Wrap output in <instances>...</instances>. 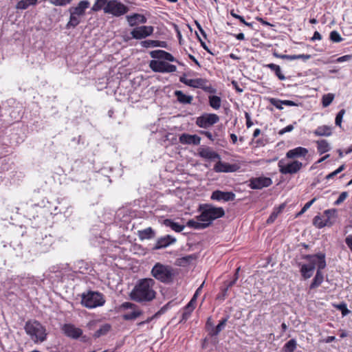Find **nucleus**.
<instances>
[{
    "label": "nucleus",
    "mask_w": 352,
    "mask_h": 352,
    "mask_svg": "<svg viewBox=\"0 0 352 352\" xmlns=\"http://www.w3.org/2000/svg\"><path fill=\"white\" fill-rule=\"evenodd\" d=\"M155 281L152 278L140 280L131 292V299L138 302L151 301L156 294L153 289Z\"/></svg>",
    "instance_id": "f257e3e1"
},
{
    "label": "nucleus",
    "mask_w": 352,
    "mask_h": 352,
    "mask_svg": "<svg viewBox=\"0 0 352 352\" xmlns=\"http://www.w3.org/2000/svg\"><path fill=\"white\" fill-rule=\"evenodd\" d=\"M309 263L303 264L300 268V272L304 278H309L314 273L316 267L322 270L326 267L324 254H318L315 255H309L306 256Z\"/></svg>",
    "instance_id": "f03ea898"
},
{
    "label": "nucleus",
    "mask_w": 352,
    "mask_h": 352,
    "mask_svg": "<svg viewBox=\"0 0 352 352\" xmlns=\"http://www.w3.org/2000/svg\"><path fill=\"white\" fill-rule=\"evenodd\" d=\"M199 210L201 214L197 216V218L201 221H204L207 227H208L212 222L225 214V212L221 207H215L211 204H202L199 206Z\"/></svg>",
    "instance_id": "7ed1b4c3"
},
{
    "label": "nucleus",
    "mask_w": 352,
    "mask_h": 352,
    "mask_svg": "<svg viewBox=\"0 0 352 352\" xmlns=\"http://www.w3.org/2000/svg\"><path fill=\"white\" fill-rule=\"evenodd\" d=\"M24 329L34 343L43 342L46 340V329L36 320L28 321L25 324Z\"/></svg>",
    "instance_id": "20e7f679"
},
{
    "label": "nucleus",
    "mask_w": 352,
    "mask_h": 352,
    "mask_svg": "<svg viewBox=\"0 0 352 352\" xmlns=\"http://www.w3.org/2000/svg\"><path fill=\"white\" fill-rule=\"evenodd\" d=\"M151 273L156 280L165 284L173 282L175 274V270L171 266L161 263H156Z\"/></svg>",
    "instance_id": "39448f33"
},
{
    "label": "nucleus",
    "mask_w": 352,
    "mask_h": 352,
    "mask_svg": "<svg viewBox=\"0 0 352 352\" xmlns=\"http://www.w3.org/2000/svg\"><path fill=\"white\" fill-rule=\"evenodd\" d=\"M89 2L87 0L80 1L76 7H71L69 9L70 17L67 23V28L76 27L85 14V10L89 6Z\"/></svg>",
    "instance_id": "423d86ee"
},
{
    "label": "nucleus",
    "mask_w": 352,
    "mask_h": 352,
    "mask_svg": "<svg viewBox=\"0 0 352 352\" xmlns=\"http://www.w3.org/2000/svg\"><path fill=\"white\" fill-rule=\"evenodd\" d=\"M105 300L103 296L99 292H89L82 295L81 303L88 309L102 306Z\"/></svg>",
    "instance_id": "0eeeda50"
},
{
    "label": "nucleus",
    "mask_w": 352,
    "mask_h": 352,
    "mask_svg": "<svg viewBox=\"0 0 352 352\" xmlns=\"http://www.w3.org/2000/svg\"><path fill=\"white\" fill-rule=\"evenodd\" d=\"M129 11V8L118 0H109L104 7V12L118 17Z\"/></svg>",
    "instance_id": "6e6552de"
},
{
    "label": "nucleus",
    "mask_w": 352,
    "mask_h": 352,
    "mask_svg": "<svg viewBox=\"0 0 352 352\" xmlns=\"http://www.w3.org/2000/svg\"><path fill=\"white\" fill-rule=\"evenodd\" d=\"M149 67L155 72L172 73L177 70L175 65L162 60H152L149 63Z\"/></svg>",
    "instance_id": "1a4fd4ad"
},
{
    "label": "nucleus",
    "mask_w": 352,
    "mask_h": 352,
    "mask_svg": "<svg viewBox=\"0 0 352 352\" xmlns=\"http://www.w3.org/2000/svg\"><path fill=\"white\" fill-rule=\"evenodd\" d=\"M219 120V118L214 113H206L197 118L196 124L201 128L207 129Z\"/></svg>",
    "instance_id": "9d476101"
},
{
    "label": "nucleus",
    "mask_w": 352,
    "mask_h": 352,
    "mask_svg": "<svg viewBox=\"0 0 352 352\" xmlns=\"http://www.w3.org/2000/svg\"><path fill=\"white\" fill-rule=\"evenodd\" d=\"M278 167L282 174H295L302 168V164L299 161L294 160L287 164H283V162L280 161Z\"/></svg>",
    "instance_id": "9b49d317"
},
{
    "label": "nucleus",
    "mask_w": 352,
    "mask_h": 352,
    "mask_svg": "<svg viewBox=\"0 0 352 352\" xmlns=\"http://www.w3.org/2000/svg\"><path fill=\"white\" fill-rule=\"evenodd\" d=\"M180 81L184 84L194 87V88H201L205 90L213 92L211 86H207V80L204 78H196V79H188L184 76L180 77Z\"/></svg>",
    "instance_id": "f8f14e48"
},
{
    "label": "nucleus",
    "mask_w": 352,
    "mask_h": 352,
    "mask_svg": "<svg viewBox=\"0 0 352 352\" xmlns=\"http://www.w3.org/2000/svg\"><path fill=\"white\" fill-rule=\"evenodd\" d=\"M154 28L153 26L143 25L134 28L131 34L133 38L142 39L148 36H151L153 32Z\"/></svg>",
    "instance_id": "ddd939ff"
},
{
    "label": "nucleus",
    "mask_w": 352,
    "mask_h": 352,
    "mask_svg": "<svg viewBox=\"0 0 352 352\" xmlns=\"http://www.w3.org/2000/svg\"><path fill=\"white\" fill-rule=\"evenodd\" d=\"M250 182V186L252 189H261L268 187L272 184L271 178L267 177L252 178Z\"/></svg>",
    "instance_id": "4468645a"
},
{
    "label": "nucleus",
    "mask_w": 352,
    "mask_h": 352,
    "mask_svg": "<svg viewBox=\"0 0 352 352\" xmlns=\"http://www.w3.org/2000/svg\"><path fill=\"white\" fill-rule=\"evenodd\" d=\"M239 169L236 164H230L228 163L222 162L219 160L218 162L214 166V170L216 173H233Z\"/></svg>",
    "instance_id": "2eb2a0df"
},
{
    "label": "nucleus",
    "mask_w": 352,
    "mask_h": 352,
    "mask_svg": "<svg viewBox=\"0 0 352 352\" xmlns=\"http://www.w3.org/2000/svg\"><path fill=\"white\" fill-rule=\"evenodd\" d=\"M235 199V194L232 192H224L221 190H215L211 195V199L216 201H229Z\"/></svg>",
    "instance_id": "dca6fc26"
},
{
    "label": "nucleus",
    "mask_w": 352,
    "mask_h": 352,
    "mask_svg": "<svg viewBox=\"0 0 352 352\" xmlns=\"http://www.w3.org/2000/svg\"><path fill=\"white\" fill-rule=\"evenodd\" d=\"M62 330L67 337L74 339L78 338L82 334V331L80 328H78L72 324H64L62 327Z\"/></svg>",
    "instance_id": "f3484780"
},
{
    "label": "nucleus",
    "mask_w": 352,
    "mask_h": 352,
    "mask_svg": "<svg viewBox=\"0 0 352 352\" xmlns=\"http://www.w3.org/2000/svg\"><path fill=\"white\" fill-rule=\"evenodd\" d=\"M198 155L206 160H220V155L210 147H200L198 149Z\"/></svg>",
    "instance_id": "a211bd4d"
},
{
    "label": "nucleus",
    "mask_w": 352,
    "mask_h": 352,
    "mask_svg": "<svg viewBox=\"0 0 352 352\" xmlns=\"http://www.w3.org/2000/svg\"><path fill=\"white\" fill-rule=\"evenodd\" d=\"M179 141L182 144L199 145L201 142V138L197 135L182 133L179 138Z\"/></svg>",
    "instance_id": "6ab92c4d"
},
{
    "label": "nucleus",
    "mask_w": 352,
    "mask_h": 352,
    "mask_svg": "<svg viewBox=\"0 0 352 352\" xmlns=\"http://www.w3.org/2000/svg\"><path fill=\"white\" fill-rule=\"evenodd\" d=\"M323 217L327 226L330 227L336 223L338 219V210L335 208L326 210L323 212Z\"/></svg>",
    "instance_id": "aec40b11"
},
{
    "label": "nucleus",
    "mask_w": 352,
    "mask_h": 352,
    "mask_svg": "<svg viewBox=\"0 0 352 352\" xmlns=\"http://www.w3.org/2000/svg\"><path fill=\"white\" fill-rule=\"evenodd\" d=\"M176 241V239L170 235H166L159 238L155 243L153 250H159L164 248L174 243Z\"/></svg>",
    "instance_id": "412c9836"
},
{
    "label": "nucleus",
    "mask_w": 352,
    "mask_h": 352,
    "mask_svg": "<svg viewBox=\"0 0 352 352\" xmlns=\"http://www.w3.org/2000/svg\"><path fill=\"white\" fill-rule=\"evenodd\" d=\"M307 153L308 150L306 148L298 146L288 151L286 153V157L289 159H294L296 157H305Z\"/></svg>",
    "instance_id": "4be33fe9"
},
{
    "label": "nucleus",
    "mask_w": 352,
    "mask_h": 352,
    "mask_svg": "<svg viewBox=\"0 0 352 352\" xmlns=\"http://www.w3.org/2000/svg\"><path fill=\"white\" fill-rule=\"evenodd\" d=\"M127 21L130 26H135L138 23H146V18L140 14H134L126 16Z\"/></svg>",
    "instance_id": "5701e85b"
},
{
    "label": "nucleus",
    "mask_w": 352,
    "mask_h": 352,
    "mask_svg": "<svg viewBox=\"0 0 352 352\" xmlns=\"http://www.w3.org/2000/svg\"><path fill=\"white\" fill-rule=\"evenodd\" d=\"M140 45L146 48L149 47H167V43L166 41H156V40H146L140 43Z\"/></svg>",
    "instance_id": "b1692460"
},
{
    "label": "nucleus",
    "mask_w": 352,
    "mask_h": 352,
    "mask_svg": "<svg viewBox=\"0 0 352 352\" xmlns=\"http://www.w3.org/2000/svg\"><path fill=\"white\" fill-rule=\"evenodd\" d=\"M138 234L139 239L143 241L145 239H151L154 238L155 236V232L151 227H149L146 229L139 230Z\"/></svg>",
    "instance_id": "393cba45"
},
{
    "label": "nucleus",
    "mask_w": 352,
    "mask_h": 352,
    "mask_svg": "<svg viewBox=\"0 0 352 352\" xmlns=\"http://www.w3.org/2000/svg\"><path fill=\"white\" fill-rule=\"evenodd\" d=\"M186 226L196 230H202L208 228L204 221H201L198 219L197 216L196 217V219L189 220L187 222Z\"/></svg>",
    "instance_id": "a878e982"
},
{
    "label": "nucleus",
    "mask_w": 352,
    "mask_h": 352,
    "mask_svg": "<svg viewBox=\"0 0 352 352\" xmlns=\"http://www.w3.org/2000/svg\"><path fill=\"white\" fill-rule=\"evenodd\" d=\"M316 136H330L331 129L329 126L323 125L318 126L314 132Z\"/></svg>",
    "instance_id": "bb28decb"
},
{
    "label": "nucleus",
    "mask_w": 352,
    "mask_h": 352,
    "mask_svg": "<svg viewBox=\"0 0 352 352\" xmlns=\"http://www.w3.org/2000/svg\"><path fill=\"white\" fill-rule=\"evenodd\" d=\"M175 96L177 100L183 104H190L192 100V96L184 94L182 91H175Z\"/></svg>",
    "instance_id": "cd10ccee"
},
{
    "label": "nucleus",
    "mask_w": 352,
    "mask_h": 352,
    "mask_svg": "<svg viewBox=\"0 0 352 352\" xmlns=\"http://www.w3.org/2000/svg\"><path fill=\"white\" fill-rule=\"evenodd\" d=\"M38 0H21L16 5L17 10H25L30 6H36Z\"/></svg>",
    "instance_id": "c85d7f7f"
},
{
    "label": "nucleus",
    "mask_w": 352,
    "mask_h": 352,
    "mask_svg": "<svg viewBox=\"0 0 352 352\" xmlns=\"http://www.w3.org/2000/svg\"><path fill=\"white\" fill-rule=\"evenodd\" d=\"M265 67L273 71L279 80H284L285 79V76L282 73L280 67L279 65L274 63H270L266 65Z\"/></svg>",
    "instance_id": "c756f323"
},
{
    "label": "nucleus",
    "mask_w": 352,
    "mask_h": 352,
    "mask_svg": "<svg viewBox=\"0 0 352 352\" xmlns=\"http://www.w3.org/2000/svg\"><path fill=\"white\" fill-rule=\"evenodd\" d=\"M324 279L323 274L321 272V270L318 269L316 274L313 279L311 284L310 285V289H314L321 285Z\"/></svg>",
    "instance_id": "7c9ffc66"
},
{
    "label": "nucleus",
    "mask_w": 352,
    "mask_h": 352,
    "mask_svg": "<svg viewBox=\"0 0 352 352\" xmlns=\"http://www.w3.org/2000/svg\"><path fill=\"white\" fill-rule=\"evenodd\" d=\"M164 224L177 232H180L184 229V226L175 223L170 219H165L164 221Z\"/></svg>",
    "instance_id": "2f4dec72"
},
{
    "label": "nucleus",
    "mask_w": 352,
    "mask_h": 352,
    "mask_svg": "<svg viewBox=\"0 0 352 352\" xmlns=\"http://www.w3.org/2000/svg\"><path fill=\"white\" fill-rule=\"evenodd\" d=\"M317 148L320 154H323L330 150V145L325 140L317 141Z\"/></svg>",
    "instance_id": "473e14b6"
},
{
    "label": "nucleus",
    "mask_w": 352,
    "mask_h": 352,
    "mask_svg": "<svg viewBox=\"0 0 352 352\" xmlns=\"http://www.w3.org/2000/svg\"><path fill=\"white\" fill-rule=\"evenodd\" d=\"M228 318L222 319L215 328H212L210 332L212 336H217L226 327Z\"/></svg>",
    "instance_id": "72a5a7b5"
},
{
    "label": "nucleus",
    "mask_w": 352,
    "mask_h": 352,
    "mask_svg": "<svg viewBox=\"0 0 352 352\" xmlns=\"http://www.w3.org/2000/svg\"><path fill=\"white\" fill-rule=\"evenodd\" d=\"M142 314V311L138 309H135L134 310H131V312L126 313L122 316L123 319L125 320H134L139 317Z\"/></svg>",
    "instance_id": "f704fd0d"
},
{
    "label": "nucleus",
    "mask_w": 352,
    "mask_h": 352,
    "mask_svg": "<svg viewBox=\"0 0 352 352\" xmlns=\"http://www.w3.org/2000/svg\"><path fill=\"white\" fill-rule=\"evenodd\" d=\"M210 106L214 109H219L221 107V100L220 97L217 96H209Z\"/></svg>",
    "instance_id": "c9c22d12"
},
{
    "label": "nucleus",
    "mask_w": 352,
    "mask_h": 352,
    "mask_svg": "<svg viewBox=\"0 0 352 352\" xmlns=\"http://www.w3.org/2000/svg\"><path fill=\"white\" fill-rule=\"evenodd\" d=\"M195 307V303L190 300L188 305L185 307L184 311L183 313V319H187L194 310Z\"/></svg>",
    "instance_id": "e433bc0d"
},
{
    "label": "nucleus",
    "mask_w": 352,
    "mask_h": 352,
    "mask_svg": "<svg viewBox=\"0 0 352 352\" xmlns=\"http://www.w3.org/2000/svg\"><path fill=\"white\" fill-rule=\"evenodd\" d=\"M108 1V0H96L94 4L91 8L92 11L98 12L102 8L104 9V7L106 6V5H107Z\"/></svg>",
    "instance_id": "4c0bfd02"
},
{
    "label": "nucleus",
    "mask_w": 352,
    "mask_h": 352,
    "mask_svg": "<svg viewBox=\"0 0 352 352\" xmlns=\"http://www.w3.org/2000/svg\"><path fill=\"white\" fill-rule=\"evenodd\" d=\"M313 223L316 228L320 229L327 226L323 216H316L313 219Z\"/></svg>",
    "instance_id": "58836bf2"
},
{
    "label": "nucleus",
    "mask_w": 352,
    "mask_h": 352,
    "mask_svg": "<svg viewBox=\"0 0 352 352\" xmlns=\"http://www.w3.org/2000/svg\"><path fill=\"white\" fill-rule=\"evenodd\" d=\"M110 329L111 326L109 324H103L98 330L95 332L94 336L96 338H99L101 336L105 335L107 332L109 331Z\"/></svg>",
    "instance_id": "ea45409f"
},
{
    "label": "nucleus",
    "mask_w": 352,
    "mask_h": 352,
    "mask_svg": "<svg viewBox=\"0 0 352 352\" xmlns=\"http://www.w3.org/2000/svg\"><path fill=\"white\" fill-rule=\"evenodd\" d=\"M296 348V342L292 339L288 341L284 346L285 352H294Z\"/></svg>",
    "instance_id": "a19ab883"
},
{
    "label": "nucleus",
    "mask_w": 352,
    "mask_h": 352,
    "mask_svg": "<svg viewBox=\"0 0 352 352\" xmlns=\"http://www.w3.org/2000/svg\"><path fill=\"white\" fill-rule=\"evenodd\" d=\"M334 95L333 94H327L322 96V106L327 107L333 102Z\"/></svg>",
    "instance_id": "79ce46f5"
},
{
    "label": "nucleus",
    "mask_w": 352,
    "mask_h": 352,
    "mask_svg": "<svg viewBox=\"0 0 352 352\" xmlns=\"http://www.w3.org/2000/svg\"><path fill=\"white\" fill-rule=\"evenodd\" d=\"M165 52V51L160 50H153L150 52V56L153 58L163 59Z\"/></svg>",
    "instance_id": "37998d69"
},
{
    "label": "nucleus",
    "mask_w": 352,
    "mask_h": 352,
    "mask_svg": "<svg viewBox=\"0 0 352 352\" xmlns=\"http://www.w3.org/2000/svg\"><path fill=\"white\" fill-rule=\"evenodd\" d=\"M330 39L335 43H339L342 41V36L337 31H332L330 33Z\"/></svg>",
    "instance_id": "c03bdc74"
},
{
    "label": "nucleus",
    "mask_w": 352,
    "mask_h": 352,
    "mask_svg": "<svg viewBox=\"0 0 352 352\" xmlns=\"http://www.w3.org/2000/svg\"><path fill=\"white\" fill-rule=\"evenodd\" d=\"M50 3L56 6H64L69 4L72 0H49Z\"/></svg>",
    "instance_id": "a18cd8bd"
},
{
    "label": "nucleus",
    "mask_w": 352,
    "mask_h": 352,
    "mask_svg": "<svg viewBox=\"0 0 352 352\" xmlns=\"http://www.w3.org/2000/svg\"><path fill=\"white\" fill-rule=\"evenodd\" d=\"M239 270H240V267H238L236 269V273L234 274V278L226 284V287L224 289V294H226L227 292L228 289L230 287H232L235 284L236 281L237 280V279L239 278L238 274H239Z\"/></svg>",
    "instance_id": "49530a36"
},
{
    "label": "nucleus",
    "mask_w": 352,
    "mask_h": 352,
    "mask_svg": "<svg viewBox=\"0 0 352 352\" xmlns=\"http://www.w3.org/2000/svg\"><path fill=\"white\" fill-rule=\"evenodd\" d=\"M345 113L344 109H341L336 115L335 123L337 126H341L343 116Z\"/></svg>",
    "instance_id": "de8ad7c7"
},
{
    "label": "nucleus",
    "mask_w": 352,
    "mask_h": 352,
    "mask_svg": "<svg viewBox=\"0 0 352 352\" xmlns=\"http://www.w3.org/2000/svg\"><path fill=\"white\" fill-rule=\"evenodd\" d=\"M269 101L271 104L276 107L277 109H278L280 110L283 109L282 107V105H283L282 100L272 98H270Z\"/></svg>",
    "instance_id": "09e8293b"
},
{
    "label": "nucleus",
    "mask_w": 352,
    "mask_h": 352,
    "mask_svg": "<svg viewBox=\"0 0 352 352\" xmlns=\"http://www.w3.org/2000/svg\"><path fill=\"white\" fill-rule=\"evenodd\" d=\"M316 199L314 198L311 201L306 203L301 210L298 213L297 216H300L305 212V211H307L311 207V206L316 201Z\"/></svg>",
    "instance_id": "8fccbe9b"
},
{
    "label": "nucleus",
    "mask_w": 352,
    "mask_h": 352,
    "mask_svg": "<svg viewBox=\"0 0 352 352\" xmlns=\"http://www.w3.org/2000/svg\"><path fill=\"white\" fill-rule=\"evenodd\" d=\"M282 208H283V206H280L277 211H274L271 214V215L269 217V218L267 220V223H273L275 221V219H276L278 213L281 210Z\"/></svg>",
    "instance_id": "3c124183"
},
{
    "label": "nucleus",
    "mask_w": 352,
    "mask_h": 352,
    "mask_svg": "<svg viewBox=\"0 0 352 352\" xmlns=\"http://www.w3.org/2000/svg\"><path fill=\"white\" fill-rule=\"evenodd\" d=\"M348 193L346 192H342L338 197V199L335 201V205H340L342 203L347 197Z\"/></svg>",
    "instance_id": "603ef678"
},
{
    "label": "nucleus",
    "mask_w": 352,
    "mask_h": 352,
    "mask_svg": "<svg viewBox=\"0 0 352 352\" xmlns=\"http://www.w3.org/2000/svg\"><path fill=\"white\" fill-rule=\"evenodd\" d=\"M352 60V55L347 54L338 58L334 62L336 63H342L346 61H349Z\"/></svg>",
    "instance_id": "864d4df0"
},
{
    "label": "nucleus",
    "mask_w": 352,
    "mask_h": 352,
    "mask_svg": "<svg viewBox=\"0 0 352 352\" xmlns=\"http://www.w3.org/2000/svg\"><path fill=\"white\" fill-rule=\"evenodd\" d=\"M121 308L125 309H130L131 310H134V309H137V305L133 303L129 302H125L122 304Z\"/></svg>",
    "instance_id": "5fc2aeb1"
},
{
    "label": "nucleus",
    "mask_w": 352,
    "mask_h": 352,
    "mask_svg": "<svg viewBox=\"0 0 352 352\" xmlns=\"http://www.w3.org/2000/svg\"><path fill=\"white\" fill-rule=\"evenodd\" d=\"M337 308L342 311L343 316H346L349 314V311L346 307V304L342 303L337 305Z\"/></svg>",
    "instance_id": "6e6d98bb"
},
{
    "label": "nucleus",
    "mask_w": 352,
    "mask_h": 352,
    "mask_svg": "<svg viewBox=\"0 0 352 352\" xmlns=\"http://www.w3.org/2000/svg\"><path fill=\"white\" fill-rule=\"evenodd\" d=\"M293 129H294V126L292 124H289V125L287 126L286 127L280 130L278 132V134L283 135L285 133L292 131Z\"/></svg>",
    "instance_id": "4d7b16f0"
},
{
    "label": "nucleus",
    "mask_w": 352,
    "mask_h": 352,
    "mask_svg": "<svg viewBox=\"0 0 352 352\" xmlns=\"http://www.w3.org/2000/svg\"><path fill=\"white\" fill-rule=\"evenodd\" d=\"M245 117L246 119V126L248 128H250L252 126L253 123L251 121V118H250V114L248 113L245 112Z\"/></svg>",
    "instance_id": "13d9d810"
},
{
    "label": "nucleus",
    "mask_w": 352,
    "mask_h": 352,
    "mask_svg": "<svg viewBox=\"0 0 352 352\" xmlns=\"http://www.w3.org/2000/svg\"><path fill=\"white\" fill-rule=\"evenodd\" d=\"M204 283L196 290L194 296H192V299L190 300L193 302L196 303L197 298L199 296V293L201 291V288L203 287Z\"/></svg>",
    "instance_id": "bf43d9fd"
},
{
    "label": "nucleus",
    "mask_w": 352,
    "mask_h": 352,
    "mask_svg": "<svg viewBox=\"0 0 352 352\" xmlns=\"http://www.w3.org/2000/svg\"><path fill=\"white\" fill-rule=\"evenodd\" d=\"M163 59L168 60V61H171V62L175 61V59L173 57V56L172 54H170V53L166 52H165V54L164 56V58Z\"/></svg>",
    "instance_id": "052dcab7"
},
{
    "label": "nucleus",
    "mask_w": 352,
    "mask_h": 352,
    "mask_svg": "<svg viewBox=\"0 0 352 352\" xmlns=\"http://www.w3.org/2000/svg\"><path fill=\"white\" fill-rule=\"evenodd\" d=\"M345 242L348 245L349 248L350 249V250L352 252V234L346 236Z\"/></svg>",
    "instance_id": "680f3d73"
},
{
    "label": "nucleus",
    "mask_w": 352,
    "mask_h": 352,
    "mask_svg": "<svg viewBox=\"0 0 352 352\" xmlns=\"http://www.w3.org/2000/svg\"><path fill=\"white\" fill-rule=\"evenodd\" d=\"M311 58L309 54H298L297 55V59H302L304 61L309 60Z\"/></svg>",
    "instance_id": "e2e57ef3"
},
{
    "label": "nucleus",
    "mask_w": 352,
    "mask_h": 352,
    "mask_svg": "<svg viewBox=\"0 0 352 352\" xmlns=\"http://www.w3.org/2000/svg\"><path fill=\"white\" fill-rule=\"evenodd\" d=\"M321 39H322V36H321V34H320L318 32L316 31V32H314V35H313L312 38H311V41H316V40H319V41H320V40H321Z\"/></svg>",
    "instance_id": "0e129e2a"
},
{
    "label": "nucleus",
    "mask_w": 352,
    "mask_h": 352,
    "mask_svg": "<svg viewBox=\"0 0 352 352\" xmlns=\"http://www.w3.org/2000/svg\"><path fill=\"white\" fill-rule=\"evenodd\" d=\"M201 134L206 135L208 139H210V140L213 141L214 140V138L212 137V133L210 132V131H202L200 132Z\"/></svg>",
    "instance_id": "69168bd1"
},
{
    "label": "nucleus",
    "mask_w": 352,
    "mask_h": 352,
    "mask_svg": "<svg viewBox=\"0 0 352 352\" xmlns=\"http://www.w3.org/2000/svg\"><path fill=\"white\" fill-rule=\"evenodd\" d=\"M283 104L286 106H297L298 104L292 100H282Z\"/></svg>",
    "instance_id": "338daca9"
},
{
    "label": "nucleus",
    "mask_w": 352,
    "mask_h": 352,
    "mask_svg": "<svg viewBox=\"0 0 352 352\" xmlns=\"http://www.w3.org/2000/svg\"><path fill=\"white\" fill-rule=\"evenodd\" d=\"M241 23L245 24L246 26L252 28V23H248L245 21L244 18L242 16H240V18L238 19Z\"/></svg>",
    "instance_id": "774afa93"
}]
</instances>
